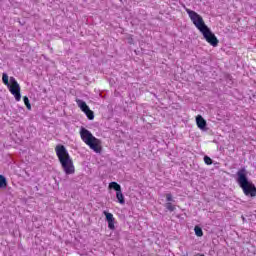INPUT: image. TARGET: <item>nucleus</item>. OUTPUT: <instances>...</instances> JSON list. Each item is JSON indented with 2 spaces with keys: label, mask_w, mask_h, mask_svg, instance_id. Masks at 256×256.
<instances>
[{
  "label": "nucleus",
  "mask_w": 256,
  "mask_h": 256,
  "mask_svg": "<svg viewBox=\"0 0 256 256\" xmlns=\"http://www.w3.org/2000/svg\"><path fill=\"white\" fill-rule=\"evenodd\" d=\"M0 189H7V178L0 174Z\"/></svg>",
  "instance_id": "obj_11"
},
{
  "label": "nucleus",
  "mask_w": 256,
  "mask_h": 256,
  "mask_svg": "<svg viewBox=\"0 0 256 256\" xmlns=\"http://www.w3.org/2000/svg\"><path fill=\"white\" fill-rule=\"evenodd\" d=\"M109 189H113L116 191V199L120 205H125V195H123V191L121 190V185L117 182H110Z\"/></svg>",
  "instance_id": "obj_6"
},
{
  "label": "nucleus",
  "mask_w": 256,
  "mask_h": 256,
  "mask_svg": "<svg viewBox=\"0 0 256 256\" xmlns=\"http://www.w3.org/2000/svg\"><path fill=\"white\" fill-rule=\"evenodd\" d=\"M24 105H26V108L28 111H31V102H29V97L24 96L23 97Z\"/></svg>",
  "instance_id": "obj_13"
},
{
  "label": "nucleus",
  "mask_w": 256,
  "mask_h": 256,
  "mask_svg": "<svg viewBox=\"0 0 256 256\" xmlns=\"http://www.w3.org/2000/svg\"><path fill=\"white\" fill-rule=\"evenodd\" d=\"M194 233L197 237H203V229L199 226H195Z\"/></svg>",
  "instance_id": "obj_12"
},
{
  "label": "nucleus",
  "mask_w": 256,
  "mask_h": 256,
  "mask_svg": "<svg viewBox=\"0 0 256 256\" xmlns=\"http://www.w3.org/2000/svg\"><path fill=\"white\" fill-rule=\"evenodd\" d=\"M236 181L246 197H256V187L247 177V169L242 168L236 173Z\"/></svg>",
  "instance_id": "obj_2"
},
{
  "label": "nucleus",
  "mask_w": 256,
  "mask_h": 256,
  "mask_svg": "<svg viewBox=\"0 0 256 256\" xmlns=\"http://www.w3.org/2000/svg\"><path fill=\"white\" fill-rule=\"evenodd\" d=\"M84 113L87 116V119H89V121H93V119H95V113L90 108L84 111Z\"/></svg>",
  "instance_id": "obj_10"
},
{
  "label": "nucleus",
  "mask_w": 256,
  "mask_h": 256,
  "mask_svg": "<svg viewBox=\"0 0 256 256\" xmlns=\"http://www.w3.org/2000/svg\"><path fill=\"white\" fill-rule=\"evenodd\" d=\"M165 208L167 209V211L173 212L175 211V205H173L171 202H167L165 204Z\"/></svg>",
  "instance_id": "obj_14"
},
{
  "label": "nucleus",
  "mask_w": 256,
  "mask_h": 256,
  "mask_svg": "<svg viewBox=\"0 0 256 256\" xmlns=\"http://www.w3.org/2000/svg\"><path fill=\"white\" fill-rule=\"evenodd\" d=\"M196 125L201 131H207V120L203 116H196Z\"/></svg>",
  "instance_id": "obj_8"
},
{
  "label": "nucleus",
  "mask_w": 256,
  "mask_h": 256,
  "mask_svg": "<svg viewBox=\"0 0 256 256\" xmlns=\"http://www.w3.org/2000/svg\"><path fill=\"white\" fill-rule=\"evenodd\" d=\"M104 215L106 217V221L108 223V228L110 231H115V218L113 215L107 211H104Z\"/></svg>",
  "instance_id": "obj_7"
},
{
  "label": "nucleus",
  "mask_w": 256,
  "mask_h": 256,
  "mask_svg": "<svg viewBox=\"0 0 256 256\" xmlns=\"http://www.w3.org/2000/svg\"><path fill=\"white\" fill-rule=\"evenodd\" d=\"M204 163H206V165H213V159L209 156H204Z\"/></svg>",
  "instance_id": "obj_15"
},
{
  "label": "nucleus",
  "mask_w": 256,
  "mask_h": 256,
  "mask_svg": "<svg viewBox=\"0 0 256 256\" xmlns=\"http://www.w3.org/2000/svg\"><path fill=\"white\" fill-rule=\"evenodd\" d=\"M80 137L92 151L95 153H101L102 148H101V140L95 138L91 131H89L87 128H81L80 129Z\"/></svg>",
  "instance_id": "obj_4"
},
{
  "label": "nucleus",
  "mask_w": 256,
  "mask_h": 256,
  "mask_svg": "<svg viewBox=\"0 0 256 256\" xmlns=\"http://www.w3.org/2000/svg\"><path fill=\"white\" fill-rule=\"evenodd\" d=\"M55 151L65 174L73 175V173H75V166L73 165V160L71 156H69L67 148L63 145H57Z\"/></svg>",
  "instance_id": "obj_3"
},
{
  "label": "nucleus",
  "mask_w": 256,
  "mask_h": 256,
  "mask_svg": "<svg viewBox=\"0 0 256 256\" xmlns=\"http://www.w3.org/2000/svg\"><path fill=\"white\" fill-rule=\"evenodd\" d=\"M2 82L4 85L8 86V89L10 93L15 97L16 101H21V86H19V83L15 79V77H10V83H9V75L7 73L2 74Z\"/></svg>",
  "instance_id": "obj_5"
},
{
  "label": "nucleus",
  "mask_w": 256,
  "mask_h": 256,
  "mask_svg": "<svg viewBox=\"0 0 256 256\" xmlns=\"http://www.w3.org/2000/svg\"><path fill=\"white\" fill-rule=\"evenodd\" d=\"M127 41L129 45H133L135 43L132 36L128 37Z\"/></svg>",
  "instance_id": "obj_17"
},
{
  "label": "nucleus",
  "mask_w": 256,
  "mask_h": 256,
  "mask_svg": "<svg viewBox=\"0 0 256 256\" xmlns=\"http://www.w3.org/2000/svg\"><path fill=\"white\" fill-rule=\"evenodd\" d=\"M186 13L189 15L192 23L195 25L198 31L202 33L207 43H210L212 47H217V45H219V39H217V36L211 32L209 26L205 24L203 17L189 8H186Z\"/></svg>",
  "instance_id": "obj_1"
},
{
  "label": "nucleus",
  "mask_w": 256,
  "mask_h": 256,
  "mask_svg": "<svg viewBox=\"0 0 256 256\" xmlns=\"http://www.w3.org/2000/svg\"><path fill=\"white\" fill-rule=\"evenodd\" d=\"M166 201L168 203H175V200L173 199V195L171 193L166 194Z\"/></svg>",
  "instance_id": "obj_16"
},
{
  "label": "nucleus",
  "mask_w": 256,
  "mask_h": 256,
  "mask_svg": "<svg viewBox=\"0 0 256 256\" xmlns=\"http://www.w3.org/2000/svg\"><path fill=\"white\" fill-rule=\"evenodd\" d=\"M243 221H245V217L242 216Z\"/></svg>",
  "instance_id": "obj_18"
},
{
  "label": "nucleus",
  "mask_w": 256,
  "mask_h": 256,
  "mask_svg": "<svg viewBox=\"0 0 256 256\" xmlns=\"http://www.w3.org/2000/svg\"><path fill=\"white\" fill-rule=\"evenodd\" d=\"M76 103L78 107L81 109V111H83V113H85V111L89 109V106L87 105V103L81 99H77Z\"/></svg>",
  "instance_id": "obj_9"
}]
</instances>
